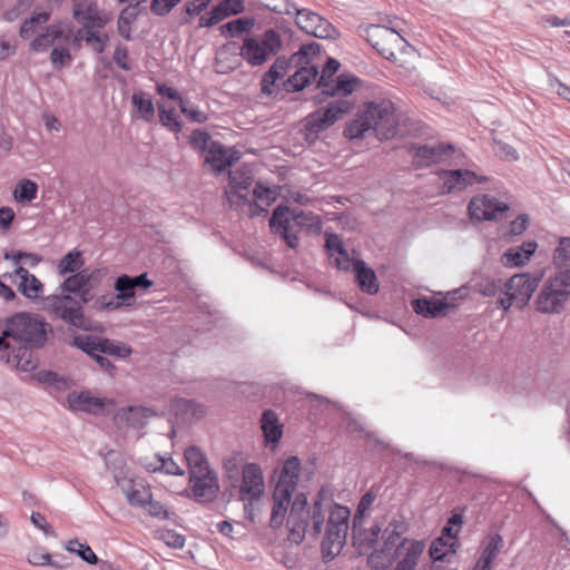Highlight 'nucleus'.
<instances>
[{
  "instance_id": "38",
  "label": "nucleus",
  "mask_w": 570,
  "mask_h": 570,
  "mask_svg": "<svg viewBox=\"0 0 570 570\" xmlns=\"http://www.w3.org/2000/svg\"><path fill=\"white\" fill-rule=\"evenodd\" d=\"M186 463L189 469V475H199L209 470L205 454L197 446H189L184 453Z\"/></svg>"
},
{
  "instance_id": "48",
  "label": "nucleus",
  "mask_w": 570,
  "mask_h": 570,
  "mask_svg": "<svg viewBox=\"0 0 570 570\" xmlns=\"http://www.w3.org/2000/svg\"><path fill=\"white\" fill-rule=\"evenodd\" d=\"M157 462L159 465H154L150 463L148 465V470L151 472H164L170 475H184V470L179 468V465L171 459H164L160 455H157Z\"/></svg>"
},
{
  "instance_id": "59",
  "label": "nucleus",
  "mask_w": 570,
  "mask_h": 570,
  "mask_svg": "<svg viewBox=\"0 0 570 570\" xmlns=\"http://www.w3.org/2000/svg\"><path fill=\"white\" fill-rule=\"evenodd\" d=\"M50 60L56 68H62L70 63L72 57L67 48H53Z\"/></svg>"
},
{
  "instance_id": "34",
  "label": "nucleus",
  "mask_w": 570,
  "mask_h": 570,
  "mask_svg": "<svg viewBox=\"0 0 570 570\" xmlns=\"http://www.w3.org/2000/svg\"><path fill=\"white\" fill-rule=\"evenodd\" d=\"M171 410L183 421L198 420L206 413L205 406L194 400L176 399L173 401Z\"/></svg>"
},
{
  "instance_id": "62",
  "label": "nucleus",
  "mask_w": 570,
  "mask_h": 570,
  "mask_svg": "<svg viewBox=\"0 0 570 570\" xmlns=\"http://www.w3.org/2000/svg\"><path fill=\"white\" fill-rule=\"evenodd\" d=\"M320 50H321V47H320L318 43L311 42V43L302 46L301 49L296 53H294L292 56V59H296L297 63H303V61L305 59L307 60L308 56H311V55H313V56L318 55Z\"/></svg>"
},
{
  "instance_id": "15",
  "label": "nucleus",
  "mask_w": 570,
  "mask_h": 570,
  "mask_svg": "<svg viewBox=\"0 0 570 570\" xmlns=\"http://www.w3.org/2000/svg\"><path fill=\"white\" fill-rule=\"evenodd\" d=\"M73 345L82 352H102L105 355L118 358H126L132 353L131 347L126 343L96 335L77 336Z\"/></svg>"
},
{
  "instance_id": "35",
  "label": "nucleus",
  "mask_w": 570,
  "mask_h": 570,
  "mask_svg": "<svg viewBox=\"0 0 570 570\" xmlns=\"http://www.w3.org/2000/svg\"><path fill=\"white\" fill-rule=\"evenodd\" d=\"M261 428L267 443L277 444L283 435V425L279 423L276 413L272 410L263 412Z\"/></svg>"
},
{
  "instance_id": "10",
  "label": "nucleus",
  "mask_w": 570,
  "mask_h": 570,
  "mask_svg": "<svg viewBox=\"0 0 570 570\" xmlns=\"http://www.w3.org/2000/svg\"><path fill=\"white\" fill-rule=\"evenodd\" d=\"M350 515V510L340 504H335L330 511L325 535L322 541L324 558L333 559L341 552L347 537Z\"/></svg>"
},
{
  "instance_id": "26",
  "label": "nucleus",
  "mask_w": 570,
  "mask_h": 570,
  "mask_svg": "<svg viewBox=\"0 0 570 570\" xmlns=\"http://www.w3.org/2000/svg\"><path fill=\"white\" fill-rule=\"evenodd\" d=\"M4 277L12 278L13 276L19 277L18 283V291L23 295L26 298L30 301H38L42 297L43 293V284L33 275L31 274L27 268L22 266H18L12 273L4 274Z\"/></svg>"
},
{
  "instance_id": "19",
  "label": "nucleus",
  "mask_w": 570,
  "mask_h": 570,
  "mask_svg": "<svg viewBox=\"0 0 570 570\" xmlns=\"http://www.w3.org/2000/svg\"><path fill=\"white\" fill-rule=\"evenodd\" d=\"M424 549L423 541L403 538L389 559L396 560L394 570H415Z\"/></svg>"
},
{
  "instance_id": "9",
  "label": "nucleus",
  "mask_w": 570,
  "mask_h": 570,
  "mask_svg": "<svg viewBox=\"0 0 570 570\" xmlns=\"http://www.w3.org/2000/svg\"><path fill=\"white\" fill-rule=\"evenodd\" d=\"M283 47L281 36L274 29H267L262 36L246 37L239 55L250 66H262L276 56Z\"/></svg>"
},
{
  "instance_id": "24",
  "label": "nucleus",
  "mask_w": 570,
  "mask_h": 570,
  "mask_svg": "<svg viewBox=\"0 0 570 570\" xmlns=\"http://www.w3.org/2000/svg\"><path fill=\"white\" fill-rule=\"evenodd\" d=\"M112 473L117 485L121 488L129 504L140 507L142 509L146 508V504H148V501L153 497L149 488L142 482H136L132 479L126 478L120 472L112 471Z\"/></svg>"
},
{
  "instance_id": "13",
  "label": "nucleus",
  "mask_w": 570,
  "mask_h": 570,
  "mask_svg": "<svg viewBox=\"0 0 570 570\" xmlns=\"http://www.w3.org/2000/svg\"><path fill=\"white\" fill-rule=\"evenodd\" d=\"M407 530L403 521H392L383 532V546L368 556L367 562L373 570H385L391 564L387 554L400 544L401 535Z\"/></svg>"
},
{
  "instance_id": "22",
  "label": "nucleus",
  "mask_w": 570,
  "mask_h": 570,
  "mask_svg": "<svg viewBox=\"0 0 570 570\" xmlns=\"http://www.w3.org/2000/svg\"><path fill=\"white\" fill-rule=\"evenodd\" d=\"M440 178L442 179V194L461 191L468 186L485 180V177L478 176L469 169L443 170L440 173Z\"/></svg>"
},
{
  "instance_id": "39",
  "label": "nucleus",
  "mask_w": 570,
  "mask_h": 570,
  "mask_svg": "<svg viewBox=\"0 0 570 570\" xmlns=\"http://www.w3.org/2000/svg\"><path fill=\"white\" fill-rule=\"evenodd\" d=\"M140 2L129 4L124 8L118 17L117 26L119 35L126 39L131 40V24L138 17Z\"/></svg>"
},
{
  "instance_id": "31",
  "label": "nucleus",
  "mask_w": 570,
  "mask_h": 570,
  "mask_svg": "<svg viewBox=\"0 0 570 570\" xmlns=\"http://www.w3.org/2000/svg\"><path fill=\"white\" fill-rule=\"evenodd\" d=\"M353 267L355 272V281L361 291L370 295L376 294L380 285L375 272L367 267L362 259H354Z\"/></svg>"
},
{
  "instance_id": "1",
  "label": "nucleus",
  "mask_w": 570,
  "mask_h": 570,
  "mask_svg": "<svg viewBox=\"0 0 570 570\" xmlns=\"http://www.w3.org/2000/svg\"><path fill=\"white\" fill-rule=\"evenodd\" d=\"M48 327L42 316L32 313L19 312L7 318L0 335V350H11L7 363L23 372L33 370L32 350L45 345Z\"/></svg>"
},
{
  "instance_id": "3",
  "label": "nucleus",
  "mask_w": 570,
  "mask_h": 570,
  "mask_svg": "<svg viewBox=\"0 0 570 570\" xmlns=\"http://www.w3.org/2000/svg\"><path fill=\"white\" fill-rule=\"evenodd\" d=\"M373 131L381 140L393 138L397 132L394 105L390 100L370 101L344 128V136L351 140L363 138Z\"/></svg>"
},
{
  "instance_id": "25",
  "label": "nucleus",
  "mask_w": 570,
  "mask_h": 570,
  "mask_svg": "<svg viewBox=\"0 0 570 570\" xmlns=\"http://www.w3.org/2000/svg\"><path fill=\"white\" fill-rule=\"evenodd\" d=\"M189 482L193 494L199 502L213 501L219 491L218 478L210 469L205 471L203 475H189Z\"/></svg>"
},
{
  "instance_id": "7",
  "label": "nucleus",
  "mask_w": 570,
  "mask_h": 570,
  "mask_svg": "<svg viewBox=\"0 0 570 570\" xmlns=\"http://www.w3.org/2000/svg\"><path fill=\"white\" fill-rule=\"evenodd\" d=\"M301 471V461L297 456L285 460L273 492V507L269 525L278 529L284 524L293 492L296 489Z\"/></svg>"
},
{
  "instance_id": "56",
  "label": "nucleus",
  "mask_w": 570,
  "mask_h": 570,
  "mask_svg": "<svg viewBox=\"0 0 570 570\" xmlns=\"http://www.w3.org/2000/svg\"><path fill=\"white\" fill-rule=\"evenodd\" d=\"M226 18V13L223 12L219 4L212 8L209 12H206L203 14L199 19V27L200 28H210L219 23Z\"/></svg>"
},
{
  "instance_id": "42",
  "label": "nucleus",
  "mask_w": 570,
  "mask_h": 570,
  "mask_svg": "<svg viewBox=\"0 0 570 570\" xmlns=\"http://www.w3.org/2000/svg\"><path fill=\"white\" fill-rule=\"evenodd\" d=\"M131 102L139 116L145 121H151L155 116V108L149 94L139 91L131 96Z\"/></svg>"
},
{
  "instance_id": "27",
  "label": "nucleus",
  "mask_w": 570,
  "mask_h": 570,
  "mask_svg": "<svg viewBox=\"0 0 570 570\" xmlns=\"http://www.w3.org/2000/svg\"><path fill=\"white\" fill-rule=\"evenodd\" d=\"M469 215L474 220H494L499 213V202L489 195H476L468 206Z\"/></svg>"
},
{
  "instance_id": "60",
  "label": "nucleus",
  "mask_w": 570,
  "mask_h": 570,
  "mask_svg": "<svg viewBox=\"0 0 570 570\" xmlns=\"http://www.w3.org/2000/svg\"><path fill=\"white\" fill-rule=\"evenodd\" d=\"M149 515L158 519H169L173 514L169 512L165 505H163L158 501H154L153 498L148 501V504H146V508H144Z\"/></svg>"
},
{
  "instance_id": "44",
  "label": "nucleus",
  "mask_w": 570,
  "mask_h": 570,
  "mask_svg": "<svg viewBox=\"0 0 570 570\" xmlns=\"http://www.w3.org/2000/svg\"><path fill=\"white\" fill-rule=\"evenodd\" d=\"M62 31L57 26H49L45 33L38 36L30 45L31 50L36 52L45 51L53 45L55 40L60 38Z\"/></svg>"
},
{
  "instance_id": "11",
  "label": "nucleus",
  "mask_w": 570,
  "mask_h": 570,
  "mask_svg": "<svg viewBox=\"0 0 570 570\" xmlns=\"http://www.w3.org/2000/svg\"><path fill=\"white\" fill-rule=\"evenodd\" d=\"M367 42L385 59L397 60V52L409 48L407 41L393 28L371 24L364 29Z\"/></svg>"
},
{
  "instance_id": "4",
  "label": "nucleus",
  "mask_w": 570,
  "mask_h": 570,
  "mask_svg": "<svg viewBox=\"0 0 570 570\" xmlns=\"http://www.w3.org/2000/svg\"><path fill=\"white\" fill-rule=\"evenodd\" d=\"M323 500V493L318 492L311 508L308 505L307 495L304 492L296 494L286 522L291 541L301 543L307 533L313 538L320 537L325 521Z\"/></svg>"
},
{
  "instance_id": "37",
  "label": "nucleus",
  "mask_w": 570,
  "mask_h": 570,
  "mask_svg": "<svg viewBox=\"0 0 570 570\" xmlns=\"http://www.w3.org/2000/svg\"><path fill=\"white\" fill-rule=\"evenodd\" d=\"M101 276L100 271L88 273L86 269L66 278L60 285L62 292L70 294L79 293L90 281H97Z\"/></svg>"
},
{
  "instance_id": "53",
  "label": "nucleus",
  "mask_w": 570,
  "mask_h": 570,
  "mask_svg": "<svg viewBox=\"0 0 570 570\" xmlns=\"http://www.w3.org/2000/svg\"><path fill=\"white\" fill-rule=\"evenodd\" d=\"M528 227V217L527 215H520L515 219L511 220L508 227L501 233V238L510 239L513 236H519L523 234V232Z\"/></svg>"
},
{
  "instance_id": "58",
  "label": "nucleus",
  "mask_w": 570,
  "mask_h": 570,
  "mask_svg": "<svg viewBox=\"0 0 570 570\" xmlns=\"http://www.w3.org/2000/svg\"><path fill=\"white\" fill-rule=\"evenodd\" d=\"M180 0H151L150 11L159 17L168 14Z\"/></svg>"
},
{
  "instance_id": "36",
  "label": "nucleus",
  "mask_w": 570,
  "mask_h": 570,
  "mask_svg": "<svg viewBox=\"0 0 570 570\" xmlns=\"http://www.w3.org/2000/svg\"><path fill=\"white\" fill-rule=\"evenodd\" d=\"M115 291L117 295H115V299L118 301L119 307L126 306L130 307L136 302V289L131 283V278L127 274H122L117 277L115 282Z\"/></svg>"
},
{
  "instance_id": "61",
  "label": "nucleus",
  "mask_w": 570,
  "mask_h": 570,
  "mask_svg": "<svg viewBox=\"0 0 570 570\" xmlns=\"http://www.w3.org/2000/svg\"><path fill=\"white\" fill-rule=\"evenodd\" d=\"M344 247L341 237L337 234L326 233L325 234V249L331 258Z\"/></svg>"
},
{
  "instance_id": "49",
  "label": "nucleus",
  "mask_w": 570,
  "mask_h": 570,
  "mask_svg": "<svg viewBox=\"0 0 570 570\" xmlns=\"http://www.w3.org/2000/svg\"><path fill=\"white\" fill-rule=\"evenodd\" d=\"M243 189H230L225 191L226 199L232 209H243L245 206L252 208H257L256 204H253L246 195H243L240 191Z\"/></svg>"
},
{
  "instance_id": "5",
  "label": "nucleus",
  "mask_w": 570,
  "mask_h": 570,
  "mask_svg": "<svg viewBox=\"0 0 570 570\" xmlns=\"http://www.w3.org/2000/svg\"><path fill=\"white\" fill-rule=\"evenodd\" d=\"M272 233L281 237L286 245L295 249L299 245L298 232L318 234L322 229V220L313 212L291 209L286 205H278L274 208L269 218Z\"/></svg>"
},
{
  "instance_id": "18",
  "label": "nucleus",
  "mask_w": 570,
  "mask_h": 570,
  "mask_svg": "<svg viewBox=\"0 0 570 570\" xmlns=\"http://www.w3.org/2000/svg\"><path fill=\"white\" fill-rule=\"evenodd\" d=\"M462 288L463 287L448 293L444 299L416 298L412 302V307L416 314L423 315L424 317L435 318L439 316H445L449 314L450 309L455 306L453 301L463 297Z\"/></svg>"
},
{
  "instance_id": "40",
  "label": "nucleus",
  "mask_w": 570,
  "mask_h": 570,
  "mask_svg": "<svg viewBox=\"0 0 570 570\" xmlns=\"http://www.w3.org/2000/svg\"><path fill=\"white\" fill-rule=\"evenodd\" d=\"M229 187L230 189H248L254 180L253 169L249 165L243 164L234 170H229Z\"/></svg>"
},
{
  "instance_id": "17",
  "label": "nucleus",
  "mask_w": 570,
  "mask_h": 570,
  "mask_svg": "<svg viewBox=\"0 0 570 570\" xmlns=\"http://www.w3.org/2000/svg\"><path fill=\"white\" fill-rule=\"evenodd\" d=\"M240 499L244 502L245 512L250 515L249 507L253 501L263 494L264 479L262 469L255 463H247L242 471Z\"/></svg>"
},
{
  "instance_id": "23",
  "label": "nucleus",
  "mask_w": 570,
  "mask_h": 570,
  "mask_svg": "<svg viewBox=\"0 0 570 570\" xmlns=\"http://www.w3.org/2000/svg\"><path fill=\"white\" fill-rule=\"evenodd\" d=\"M72 17L82 27L91 29H102L109 22L107 13L101 12L95 1L82 0L75 4Z\"/></svg>"
},
{
  "instance_id": "32",
  "label": "nucleus",
  "mask_w": 570,
  "mask_h": 570,
  "mask_svg": "<svg viewBox=\"0 0 570 570\" xmlns=\"http://www.w3.org/2000/svg\"><path fill=\"white\" fill-rule=\"evenodd\" d=\"M303 66L298 68L286 81L287 90L301 91L311 85L318 75L316 66L308 60L303 61Z\"/></svg>"
},
{
  "instance_id": "45",
  "label": "nucleus",
  "mask_w": 570,
  "mask_h": 570,
  "mask_svg": "<svg viewBox=\"0 0 570 570\" xmlns=\"http://www.w3.org/2000/svg\"><path fill=\"white\" fill-rule=\"evenodd\" d=\"M38 193V185L27 178L21 179L14 190L13 197L19 203H31L36 199Z\"/></svg>"
},
{
  "instance_id": "63",
  "label": "nucleus",
  "mask_w": 570,
  "mask_h": 570,
  "mask_svg": "<svg viewBox=\"0 0 570 570\" xmlns=\"http://www.w3.org/2000/svg\"><path fill=\"white\" fill-rule=\"evenodd\" d=\"M218 4L223 12L226 13V18L233 14L242 13L245 10V6L242 0H223Z\"/></svg>"
},
{
  "instance_id": "57",
  "label": "nucleus",
  "mask_w": 570,
  "mask_h": 570,
  "mask_svg": "<svg viewBox=\"0 0 570 570\" xmlns=\"http://www.w3.org/2000/svg\"><path fill=\"white\" fill-rule=\"evenodd\" d=\"M159 539L168 547L175 549H181L185 546V537L177 533L174 530H161L159 532Z\"/></svg>"
},
{
  "instance_id": "20",
  "label": "nucleus",
  "mask_w": 570,
  "mask_h": 570,
  "mask_svg": "<svg viewBox=\"0 0 570 570\" xmlns=\"http://www.w3.org/2000/svg\"><path fill=\"white\" fill-rule=\"evenodd\" d=\"M239 159L240 153L238 150L233 147H226L218 141L213 144L208 153L204 155V166L215 174H222Z\"/></svg>"
},
{
  "instance_id": "12",
  "label": "nucleus",
  "mask_w": 570,
  "mask_h": 570,
  "mask_svg": "<svg viewBox=\"0 0 570 570\" xmlns=\"http://www.w3.org/2000/svg\"><path fill=\"white\" fill-rule=\"evenodd\" d=\"M340 66L336 59H327L317 81V87L322 88L321 95L325 97H337V99H347L346 97L356 89L360 80L354 76L340 75L335 80H331L340 69Z\"/></svg>"
},
{
  "instance_id": "43",
  "label": "nucleus",
  "mask_w": 570,
  "mask_h": 570,
  "mask_svg": "<svg viewBox=\"0 0 570 570\" xmlns=\"http://www.w3.org/2000/svg\"><path fill=\"white\" fill-rule=\"evenodd\" d=\"M255 24L253 18H238L220 26V33L225 37H237L244 32H249Z\"/></svg>"
},
{
  "instance_id": "30",
  "label": "nucleus",
  "mask_w": 570,
  "mask_h": 570,
  "mask_svg": "<svg viewBox=\"0 0 570 570\" xmlns=\"http://www.w3.org/2000/svg\"><path fill=\"white\" fill-rule=\"evenodd\" d=\"M538 248L534 240H528L519 246L511 247L503 254L504 265L507 267L524 266L533 256Z\"/></svg>"
},
{
  "instance_id": "41",
  "label": "nucleus",
  "mask_w": 570,
  "mask_h": 570,
  "mask_svg": "<svg viewBox=\"0 0 570 570\" xmlns=\"http://www.w3.org/2000/svg\"><path fill=\"white\" fill-rule=\"evenodd\" d=\"M499 548V534H492L487 542H484L482 554L480 556L473 570H490L493 559L497 556Z\"/></svg>"
},
{
  "instance_id": "28",
  "label": "nucleus",
  "mask_w": 570,
  "mask_h": 570,
  "mask_svg": "<svg viewBox=\"0 0 570 570\" xmlns=\"http://www.w3.org/2000/svg\"><path fill=\"white\" fill-rule=\"evenodd\" d=\"M412 150L420 166H430L443 161L453 151V146L449 144L414 145Z\"/></svg>"
},
{
  "instance_id": "16",
  "label": "nucleus",
  "mask_w": 570,
  "mask_h": 570,
  "mask_svg": "<svg viewBox=\"0 0 570 570\" xmlns=\"http://www.w3.org/2000/svg\"><path fill=\"white\" fill-rule=\"evenodd\" d=\"M296 24L305 33L318 39H336L337 29L325 18L308 9L296 8Z\"/></svg>"
},
{
  "instance_id": "47",
  "label": "nucleus",
  "mask_w": 570,
  "mask_h": 570,
  "mask_svg": "<svg viewBox=\"0 0 570 570\" xmlns=\"http://www.w3.org/2000/svg\"><path fill=\"white\" fill-rule=\"evenodd\" d=\"M216 142L217 141L213 140L207 131L202 129H195L189 137V144L193 148L202 151L204 155L207 154L212 145Z\"/></svg>"
},
{
  "instance_id": "29",
  "label": "nucleus",
  "mask_w": 570,
  "mask_h": 570,
  "mask_svg": "<svg viewBox=\"0 0 570 570\" xmlns=\"http://www.w3.org/2000/svg\"><path fill=\"white\" fill-rule=\"evenodd\" d=\"M293 62L297 63V60L292 58L287 59L285 57H277L274 63L269 67V69L264 73L262 78V92L267 95L273 94V87L275 82L287 73Z\"/></svg>"
},
{
  "instance_id": "50",
  "label": "nucleus",
  "mask_w": 570,
  "mask_h": 570,
  "mask_svg": "<svg viewBox=\"0 0 570 570\" xmlns=\"http://www.w3.org/2000/svg\"><path fill=\"white\" fill-rule=\"evenodd\" d=\"M429 554L433 561H444L448 554L451 553L450 542L443 537L433 540Z\"/></svg>"
},
{
  "instance_id": "8",
  "label": "nucleus",
  "mask_w": 570,
  "mask_h": 570,
  "mask_svg": "<svg viewBox=\"0 0 570 570\" xmlns=\"http://www.w3.org/2000/svg\"><path fill=\"white\" fill-rule=\"evenodd\" d=\"M353 108L354 102L351 99L338 98L328 102L325 108H320L307 115L303 120L302 128L305 141L309 145L314 144L323 131L341 120Z\"/></svg>"
},
{
  "instance_id": "52",
  "label": "nucleus",
  "mask_w": 570,
  "mask_h": 570,
  "mask_svg": "<svg viewBox=\"0 0 570 570\" xmlns=\"http://www.w3.org/2000/svg\"><path fill=\"white\" fill-rule=\"evenodd\" d=\"M82 265L81 254L79 252H70L59 262V273L66 275L79 269Z\"/></svg>"
},
{
  "instance_id": "55",
  "label": "nucleus",
  "mask_w": 570,
  "mask_h": 570,
  "mask_svg": "<svg viewBox=\"0 0 570 570\" xmlns=\"http://www.w3.org/2000/svg\"><path fill=\"white\" fill-rule=\"evenodd\" d=\"M180 111L190 120L198 124H204L208 120V116L202 111L199 108L190 104L189 101H185L180 99Z\"/></svg>"
},
{
  "instance_id": "64",
  "label": "nucleus",
  "mask_w": 570,
  "mask_h": 570,
  "mask_svg": "<svg viewBox=\"0 0 570 570\" xmlns=\"http://www.w3.org/2000/svg\"><path fill=\"white\" fill-rule=\"evenodd\" d=\"M30 520L32 524L41 529L45 534L57 537L55 529L46 521V518L39 512H32Z\"/></svg>"
},
{
  "instance_id": "51",
  "label": "nucleus",
  "mask_w": 570,
  "mask_h": 570,
  "mask_svg": "<svg viewBox=\"0 0 570 570\" xmlns=\"http://www.w3.org/2000/svg\"><path fill=\"white\" fill-rule=\"evenodd\" d=\"M159 119L164 127L174 132H179L183 129L181 122L178 120L175 109H165L161 105L158 106Z\"/></svg>"
},
{
  "instance_id": "2",
  "label": "nucleus",
  "mask_w": 570,
  "mask_h": 570,
  "mask_svg": "<svg viewBox=\"0 0 570 570\" xmlns=\"http://www.w3.org/2000/svg\"><path fill=\"white\" fill-rule=\"evenodd\" d=\"M556 273L549 277L535 304L541 313H560L570 296V237H562L553 252Z\"/></svg>"
},
{
  "instance_id": "21",
  "label": "nucleus",
  "mask_w": 570,
  "mask_h": 570,
  "mask_svg": "<svg viewBox=\"0 0 570 570\" xmlns=\"http://www.w3.org/2000/svg\"><path fill=\"white\" fill-rule=\"evenodd\" d=\"M67 402L69 409L73 412H85L95 415L105 414L107 407L114 405L111 400L94 396L88 391L69 393Z\"/></svg>"
},
{
  "instance_id": "54",
  "label": "nucleus",
  "mask_w": 570,
  "mask_h": 570,
  "mask_svg": "<svg viewBox=\"0 0 570 570\" xmlns=\"http://www.w3.org/2000/svg\"><path fill=\"white\" fill-rule=\"evenodd\" d=\"M259 3L281 14H292L296 10V6L289 0H259Z\"/></svg>"
},
{
  "instance_id": "33",
  "label": "nucleus",
  "mask_w": 570,
  "mask_h": 570,
  "mask_svg": "<svg viewBox=\"0 0 570 570\" xmlns=\"http://www.w3.org/2000/svg\"><path fill=\"white\" fill-rule=\"evenodd\" d=\"M156 412L146 406H129L118 412L117 416L132 429H142Z\"/></svg>"
},
{
  "instance_id": "6",
  "label": "nucleus",
  "mask_w": 570,
  "mask_h": 570,
  "mask_svg": "<svg viewBox=\"0 0 570 570\" xmlns=\"http://www.w3.org/2000/svg\"><path fill=\"white\" fill-rule=\"evenodd\" d=\"M100 277L97 281H90V283L79 292L80 299H76L70 294L49 295L42 298L45 308L70 326L89 330L90 320L85 316L82 304L95 298L94 289Z\"/></svg>"
},
{
  "instance_id": "46",
  "label": "nucleus",
  "mask_w": 570,
  "mask_h": 570,
  "mask_svg": "<svg viewBox=\"0 0 570 570\" xmlns=\"http://www.w3.org/2000/svg\"><path fill=\"white\" fill-rule=\"evenodd\" d=\"M66 550L71 553H76L78 557H80L85 562L89 564H97L99 561L98 557L92 551V549L86 543H80L77 539L68 541V543L66 544Z\"/></svg>"
},
{
  "instance_id": "14",
  "label": "nucleus",
  "mask_w": 570,
  "mask_h": 570,
  "mask_svg": "<svg viewBox=\"0 0 570 570\" xmlns=\"http://www.w3.org/2000/svg\"><path fill=\"white\" fill-rule=\"evenodd\" d=\"M538 283L539 278L531 277L529 274L512 276L505 284V298L501 297V307L504 309L511 306L522 308L538 287Z\"/></svg>"
}]
</instances>
